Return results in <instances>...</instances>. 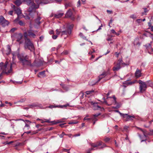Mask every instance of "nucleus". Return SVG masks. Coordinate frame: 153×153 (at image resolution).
Listing matches in <instances>:
<instances>
[{
	"mask_svg": "<svg viewBox=\"0 0 153 153\" xmlns=\"http://www.w3.org/2000/svg\"><path fill=\"white\" fill-rule=\"evenodd\" d=\"M12 65L9 64L6 62L4 64L3 62L0 63V71H2L3 73L8 74L12 71Z\"/></svg>",
	"mask_w": 153,
	"mask_h": 153,
	"instance_id": "obj_3",
	"label": "nucleus"
},
{
	"mask_svg": "<svg viewBox=\"0 0 153 153\" xmlns=\"http://www.w3.org/2000/svg\"><path fill=\"white\" fill-rule=\"evenodd\" d=\"M61 32L62 33V35L65 34L70 35L71 33V31H62V30L61 29H57L56 30V33L57 35L59 34Z\"/></svg>",
	"mask_w": 153,
	"mask_h": 153,
	"instance_id": "obj_10",
	"label": "nucleus"
},
{
	"mask_svg": "<svg viewBox=\"0 0 153 153\" xmlns=\"http://www.w3.org/2000/svg\"><path fill=\"white\" fill-rule=\"evenodd\" d=\"M64 13H57L55 14L54 15V17L56 18H61L64 15Z\"/></svg>",
	"mask_w": 153,
	"mask_h": 153,
	"instance_id": "obj_18",
	"label": "nucleus"
},
{
	"mask_svg": "<svg viewBox=\"0 0 153 153\" xmlns=\"http://www.w3.org/2000/svg\"><path fill=\"white\" fill-rule=\"evenodd\" d=\"M79 35L80 36V37H82L83 36V34L82 33H79Z\"/></svg>",
	"mask_w": 153,
	"mask_h": 153,
	"instance_id": "obj_57",
	"label": "nucleus"
},
{
	"mask_svg": "<svg viewBox=\"0 0 153 153\" xmlns=\"http://www.w3.org/2000/svg\"><path fill=\"white\" fill-rule=\"evenodd\" d=\"M108 41H111V40H112V39L111 38H107V39Z\"/></svg>",
	"mask_w": 153,
	"mask_h": 153,
	"instance_id": "obj_58",
	"label": "nucleus"
},
{
	"mask_svg": "<svg viewBox=\"0 0 153 153\" xmlns=\"http://www.w3.org/2000/svg\"><path fill=\"white\" fill-rule=\"evenodd\" d=\"M66 135H68L70 137H71V136H72V135L71 134H66Z\"/></svg>",
	"mask_w": 153,
	"mask_h": 153,
	"instance_id": "obj_59",
	"label": "nucleus"
},
{
	"mask_svg": "<svg viewBox=\"0 0 153 153\" xmlns=\"http://www.w3.org/2000/svg\"><path fill=\"white\" fill-rule=\"evenodd\" d=\"M151 31H153V26H151Z\"/></svg>",
	"mask_w": 153,
	"mask_h": 153,
	"instance_id": "obj_64",
	"label": "nucleus"
},
{
	"mask_svg": "<svg viewBox=\"0 0 153 153\" xmlns=\"http://www.w3.org/2000/svg\"><path fill=\"white\" fill-rule=\"evenodd\" d=\"M78 123V122L77 121H71V122H70L68 123V124H77Z\"/></svg>",
	"mask_w": 153,
	"mask_h": 153,
	"instance_id": "obj_26",
	"label": "nucleus"
},
{
	"mask_svg": "<svg viewBox=\"0 0 153 153\" xmlns=\"http://www.w3.org/2000/svg\"><path fill=\"white\" fill-rule=\"evenodd\" d=\"M16 30V28H13L12 29L10 30V31L11 32H14L15 30Z\"/></svg>",
	"mask_w": 153,
	"mask_h": 153,
	"instance_id": "obj_39",
	"label": "nucleus"
},
{
	"mask_svg": "<svg viewBox=\"0 0 153 153\" xmlns=\"http://www.w3.org/2000/svg\"><path fill=\"white\" fill-rule=\"evenodd\" d=\"M17 56L23 65H31L30 61L28 59V57L27 56H24L23 54H18Z\"/></svg>",
	"mask_w": 153,
	"mask_h": 153,
	"instance_id": "obj_4",
	"label": "nucleus"
},
{
	"mask_svg": "<svg viewBox=\"0 0 153 153\" xmlns=\"http://www.w3.org/2000/svg\"><path fill=\"white\" fill-rule=\"evenodd\" d=\"M91 55V57L90 59H92L94 58L95 57V56L92 54H90Z\"/></svg>",
	"mask_w": 153,
	"mask_h": 153,
	"instance_id": "obj_49",
	"label": "nucleus"
},
{
	"mask_svg": "<svg viewBox=\"0 0 153 153\" xmlns=\"http://www.w3.org/2000/svg\"><path fill=\"white\" fill-rule=\"evenodd\" d=\"M72 4L71 2H68L65 4V8H67L68 7H70L72 6Z\"/></svg>",
	"mask_w": 153,
	"mask_h": 153,
	"instance_id": "obj_23",
	"label": "nucleus"
},
{
	"mask_svg": "<svg viewBox=\"0 0 153 153\" xmlns=\"http://www.w3.org/2000/svg\"><path fill=\"white\" fill-rule=\"evenodd\" d=\"M9 24L8 22L6 20L3 16H0V25L3 26H5Z\"/></svg>",
	"mask_w": 153,
	"mask_h": 153,
	"instance_id": "obj_9",
	"label": "nucleus"
},
{
	"mask_svg": "<svg viewBox=\"0 0 153 153\" xmlns=\"http://www.w3.org/2000/svg\"><path fill=\"white\" fill-rule=\"evenodd\" d=\"M63 54H68V52L67 51H65L62 53Z\"/></svg>",
	"mask_w": 153,
	"mask_h": 153,
	"instance_id": "obj_56",
	"label": "nucleus"
},
{
	"mask_svg": "<svg viewBox=\"0 0 153 153\" xmlns=\"http://www.w3.org/2000/svg\"><path fill=\"white\" fill-rule=\"evenodd\" d=\"M37 106V105L36 104H33V105H30L29 106V107H26L24 108V109H28L29 108H32V107H36V106Z\"/></svg>",
	"mask_w": 153,
	"mask_h": 153,
	"instance_id": "obj_24",
	"label": "nucleus"
},
{
	"mask_svg": "<svg viewBox=\"0 0 153 153\" xmlns=\"http://www.w3.org/2000/svg\"><path fill=\"white\" fill-rule=\"evenodd\" d=\"M138 129L140 130L143 133L144 135V137L143 138L144 139H146V137H147L148 135H153V130H151L150 132H151V133H148V134H146V130H143L142 129L140 128H137Z\"/></svg>",
	"mask_w": 153,
	"mask_h": 153,
	"instance_id": "obj_11",
	"label": "nucleus"
},
{
	"mask_svg": "<svg viewBox=\"0 0 153 153\" xmlns=\"http://www.w3.org/2000/svg\"><path fill=\"white\" fill-rule=\"evenodd\" d=\"M24 2H25L28 5L30 6L28 9V15L25 17L26 19H30V17H32L35 14V9L39 7V5H37L36 6L35 4L32 2H30V0H23Z\"/></svg>",
	"mask_w": 153,
	"mask_h": 153,
	"instance_id": "obj_2",
	"label": "nucleus"
},
{
	"mask_svg": "<svg viewBox=\"0 0 153 153\" xmlns=\"http://www.w3.org/2000/svg\"><path fill=\"white\" fill-rule=\"evenodd\" d=\"M135 77L138 78L141 76V71L139 69H137L135 73Z\"/></svg>",
	"mask_w": 153,
	"mask_h": 153,
	"instance_id": "obj_15",
	"label": "nucleus"
},
{
	"mask_svg": "<svg viewBox=\"0 0 153 153\" xmlns=\"http://www.w3.org/2000/svg\"><path fill=\"white\" fill-rule=\"evenodd\" d=\"M137 83V81L136 80H134L132 81H130L127 82L126 83V84L127 85H130Z\"/></svg>",
	"mask_w": 153,
	"mask_h": 153,
	"instance_id": "obj_22",
	"label": "nucleus"
},
{
	"mask_svg": "<svg viewBox=\"0 0 153 153\" xmlns=\"http://www.w3.org/2000/svg\"><path fill=\"white\" fill-rule=\"evenodd\" d=\"M128 126H125L124 127V129L127 131V130L128 129Z\"/></svg>",
	"mask_w": 153,
	"mask_h": 153,
	"instance_id": "obj_40",
	"label": "nucleus"
},
{
	"mask_svg": "<svg viewBox=\"0 0 153 153\" xmlns=\"http://www.w3.org/2000/svg\"><path fill=\"white\" fill-rule=\"evenodd\" d=\"M91 119V118H87V117H85L84 118V120H89Z\"/></svg>",
	"mask_w": 153,
	"mask_h": 153,
	"instance_id": "obj_43",
	"label": "nucleus"
},
{
	"mask_svg": "<svg viewBox=\"0 0 153 153\" xmlns=\"http://www.w3.org/2000/svg\"><path fill=\"white\" fill-rule=\"evenodd\" d=\"M145 20V19H144L142 20V19H140L137 20V21H138V22H140V21H144Z\"/></svg>",
	"mask_w": 153,
	"mask_h": 153,
	"instance_id": "obj_45",
	"label": "nucleus"
},
{
	"mask_svg": "<svg viewBox=\"0 0 153 153\" xmlns=\"http://www.w3.org/2000/svg\"><path fill=\"white\" fill-rule=\"evenodd\" d=\"M58 35L57 34L56 35H53L52 36V37L53 39H55L57 38Z\"/></svg>",
	"mask_w": 153,
	"mask_h": 153,
	"instance_id": "obj_33",
	"label": "nucleus"
},
{
	"mask_svg": "<svg viewBox=\"0 0 153 153\" xmlns=\"http://www.w3.org/2000/svg\"><path fill=\"white\" fill-rule=\"evenodd\" d=\"M49 33L50 34H54V32L53 30H51L49 32Z\"/></svg>",
	"mask_w": 153,
	"mask_h": 153,
	"instance_id": "obj_41",
	"label": "nucleus"
},
{
	"mask_svg": "<svg viewBox=\"0 0 153 153\" xmlns=\"http://www.w3.org/2000/svg\"><path fill=\"white\" fill-rule=\"evenodd\" d=\"M72 13L71 11V10L69 9L65 15V18H71L72 20H74L75 19V18L74 16H72Z\"/></svg>",
	"mask_w": 153,
	"mask_h": 153,
	"instance_id": "obj_12",
	"label": "nucleus"
},
{
	"mask_svg": "<svg viewBox=\"0 0 153 153\" xmlns=\"http://www.w3.org/2000/svg\"><path fill=\"white\" fill-rule=\"evenodd\" d=\"M70 149H63V151H69Z\"/></svg>",
	"mask_w": 153,
	"mask_h": 153,
	"instance_id": "obj_61",
	"label": "nucleus"
},
{
	"mask_svg": "<svg viewBox=\"0 0 153 153\" xmlns=\"http://www.w3.org/2000/svg\"><path fill=\"white\" fill-rule=\"evenodd\" d=\"M35 1L37 4L41 3V0H36Z\"/></svg>",
	"mask_w": 153,
	"mask_h": 153,
	"instance_id": "obj_34",
	"label": "nucleus"
},
{
	"mask_svg": "<svg viewBox=\"0 0 153 153\" xmlns=\"http://www.w3.org/2000/svg\"><path fill=\"white\" fill-rule=\"evenodd\" d=\"M148 11V10H147V9L145 8L144 9V12L142 13V15H145L146 14V13Z\"/></svg>",
	"mask_w": 153,
	"mask_h": 153,
	"instance_id": "obj_27",
	"label": "nucleus"
},
{
	"mask_svg": "<svg viewBox=\"0 0 153 153\" xmlns=\"http://www.w3.org/2000/svg\"><path fill=\"white\" fill-rule=\"evenodd\" d=\"M25 122L26 123H29V124H30V123H31V122H30L28 120H25Z\"/></svg>",
	"mask_w": 153,
	"mask_h": 153,
	"instance_id": "obj_47",
	"label": "nucleus"
},
{
	"mask_svg": "<svg viewBox=\"0 0 153 153\" xmlns=\"http://www.w3.org/2000/svg\"><path fill=\"white\" fill-rule=\"evenodd\" d=\"M45 76V71H43L40 72L39 74L38 75V77L40 78L44 77Z\"/></svg>",
	"mask_w": 153,
	"mask_h": 153,
	"instance_id": "obj_19",
	"label": "nucleus"
},
{
	"mask_svg": "<svg viewBox=\"0 0 153 153\" xmlns=\"http://www.w3.org/2000/svg\"><path fill=\"white\" fill-rule=\"evenodd\" d=\"M120 114L124 119V120L126 121H128L132 120V118H134V115H129L127 114H123L121 113H120Z\"/></svg>",
	"mask_w": 153,
	"mask_h": 153,
	"instance_id": "obj_7",
	"label": "nucleus"
},
{
	"mask_svg": "<svg viewBox=\"0 0 153 153\" xmlns=\"http://www.w3.org/2000/svg\"><path fill=\"white\" fill-rule=\"evenodd\" d=\"M102 27V25L101 24V25L99 27L98 29L97 30V31L101 30V27Z\"/></svg>",
	"mask_w": 153,
	"mask_h": 153,
	"instance_id": "obj_48",
	"label": "nucleus"
},
{
	"mask_svg": "<svg viewBox=\"0 0 153 153\" xmlns=\"http://www.w3.org/2000/svg\"><path fill=\"white\" fill-rule=\"evenodd\" d=\"M100 115V113L97 114H95L93 115V116L94 117H97L98 116H99Z\"/></svg>",
	"mask_w": 153,
	"mask_h": 153,
	"instance_id": "obj_46",
	"label": "nucleus"
},
{
	"mask_svg": "<svg viewBox=\"0 0 153 153\" xmlns=\"http://www.w3.org/2000/svg\"><path fill=\"white\" fill-rule=\"evenodd\" d=\"M7 50L6 51V53L7 55H9L10 54L11 49V48L10 46L9 45H7Z\"/></svg>",
	"mask_w": 153,
	"mask_h": 153,
	"instance_id": "obj_16",
	"label": "nucleus"
},
{
	"mask_svg": "<svg viewBox=\"0 0 153 153\" xmlns=\"http://www.w3.org/2000/svg\"><path fill=\"white\" fill-rule=\"evenodd\" d=\"M13 7H14V10L18 15V17H20V15L22 13L21 10L19 8L16 7L14 5H13Z\"/></svg>",
	"mask_w": 153,
	"mask_h": 153,
	"instance_id": "obj_14",
	"label": "nucleus"
},
{
	"mask_svg": "<svg viewBox=\"0 0 153 153\" xmlns=\"http://www.w3.org/2000/svg\"><path fill=\"white\" fill-rule=\"evenodd\" d=\"M95 52V51L94 50V49H93V51H90L89 53H88V54H92L93 53H94Z\"/></svg>",
	"mask_w": 153,
	"mask_h": 153,
	"instance_id": "obj_35",
	"label": "nucleus"
},
{
	"mask_svg": "<svg viewBox=\"0 0 153 153\" xmlns=\"http://www.w3.org/2000/svg\"><path fill=\"white\" fill-rule=\"evenodd\" d=\"M18 23L20 25H23V22L22 21H19L18 22Z\"/></svg>",
	"mask_w": 153,
	"mask_h": 153,
	"instance_id": "obj_38",
	"label": "nucleus"
},
{
	"mask_svg": "<svg viewBox=\"0 0 153 153\" xmlns=\"http://www.w3.org/2000/svg\"><path fill=\"white\" fill-rule=\"evenodd\" d=\"M107 12L109 14H111L112 13V12L111 11L108 10H107Z\"/></svg>",
	"mask_w": 153,
	"mask_h": 153,
	"instance_id": "obj_50",
	"label": "nucleus"
},
{
	"mask_svg": "<svg viewBox=\"0 0 153 153\" xmlns=\"http://www.w3.org/2000/svg\"><path fill=\"white\" fill-rule=\"evenodd\" d=\"M107 75L106 74V73L103 72L102 74L101 75H100L99 76V79L98 80V82L102 78L105 77Z\"/></svg>",
	"mask_w": 153,
	"mask_h": 153,
	"instance_id": "obj_20",
	"label": "nucleus"
},
{
	"mask_svg": "<svg viewBox=\"0 0 153 153\" xmlns=\"http://www.w3.org/2000/svg\"><path fill=\"white\" fill-rule=\"evenodd\" d=\"M13 13V11H10L9 12V14H10V15H12Z\"/></svg>",
	"mask_w": 153,
	"mask_h": 153,
	"instance_id": "obj_52",
	"label": "nucleus"
},
{
	"mask_svg": "<svg viewBox=\"0 0 153 153\" xmlns=\"http://www.w3.org/2000/svg\"><path fill=\"white\" fill-rule=\"evenodd\" d=\"M131 17L133 18H134V19H136V16L134 15H131Z\"/></svg>",
	"mask_w": 153,
	"mask_h": 153,
	"instance_id": "obj_55",
	"label": "nucleus"
},
{
	"mask_svg": "<svg viewBox=\"0 0 153 153\" xmlns=\"http://www.w3.org/2000/svg\"><path fill=\"white\" fill-rule=\"evenodd\" d=\"M80 4H81L80 1V0H79L77 2V7H79L80 6Z\"/></svg>",
	"mask_w": 153,
	"mask_h": 153,
	"instance_id": "obj_37",
	"label": "nucleus"
},
{
	"mask_svg": "<svg viewBox=\"0 0 153 153\" xmlns=\"http://www.w3.org/2000/svg\"><path fill=\"white\" fill-rule=\"evenodd\" d=\"M146 82H144L141 80H139L138 83L139 84V89L140 93H142L146 91L147 88Z\"/></svg>",
	"mask_w": 153,
	"mask_h": 153,
	"instance_id": "obj_5",
	"label": "nucleus"
},
{
	"mask_svg": "<svg viewBox=\"0 0 153 153\" xmlns=\"http://www.w3.org/2000/svg\"><path fill=\"white\" fill-rule=\"evenodd\" d=\"M25 133L28 134H29V133H31V131H28L26 132Z\"/></svg>",
	"mask_w": 153,
	"mask_h": 153,
	"instance_id": "obj_62",
	"label": "nucleus"
},
{
	"mask_svg": "<svg viewBox=\"0 0 153 153\" xmlns=\"http://www.w3.org/2000/svg\"><path fill=\"white\" fill-rule=\"evenodd\" d=\"M67 119V118H63V119H62V120H58L57 121L54 120V121H49V120H47V119H45V121H43L39 119V118L37 119V120H41V123H44L45 122H47V123H51L53 124H56L57 123H58L63 122V121H62V120L63 119L66 120Z\"/></svg>",
	"mask_w": 153,
	"mask_h": 153,
	"instance_id": "obj_6",
	"label": "nucleus"
},
{
	"mask_svg": "<svg viewBox=\"0 0 153 153\" xmlns=\"http://www.w3.org/2000/svg\"><path fill=\"white\" fill-rule=\"evenodd\" d=\"M22 2L21 0H16L14 3L16 5L19 6L21 4Z\"/></svg>",
	"mask_w": 153,
	"mask_h": 153,
	"instance_id": "obj_21",
	"label": "nucleus"
},
{
	"mask_svg": "<svg viewBox=\"0 0 153 153\" xmlns=\"http://www.w3.org/2000/svg\"><path fill=\"white\" fill-rule=\"evenodd\" d=\"M91 145L93 148H97L100 146H102L100 148H102L105 146V145L100 141L96 143H91Z\"/></svg>",
	"mask_w": 153,
	"mask_h": 153,
	"instance_id": "obj_8",
	"label": "nucleus"
},
{
	"mask_svg": "<svg viewBox=\"0 0 153 153\" xmlns=\"http://www.w3.org/2000/svg\"><path fill=\"white\" fill-rule=\"evenodd\" d=\"M24 36L25 38V48H28L31 51H33L34 50V47L33 44L31 42L29 39L27 38L28 36L30 37L34 38L35 35L33 33L31 30H28L27 32H25L24 33Z\"/></svg>",
	"mask_w": 153,
	"mask_h": 153,
	"instance_id": "obj_1",
	"label": "nucleus"
},
{
	"mask_svg": "<svg viewBox=\"0 0 153 153\" xmlns=\"http://www.w3.org/2000/svg\"><path fill=\"white\" fill-rule=\"evenodd\" d=\"M119 54V53H118L117 52H116L115 53V55H116V56L117 57H118Z\"/></svg>",
	"mask_w": 153,
	"mask_h": 153,
	"instance_id": "obj_53",
	"label": "nucleus"
},
{
	"mask_svg": "<svg viewBox=\"0 0 153 153\" xmlns=\"http://www.w3.org/2000/svg\"><path fill=\"white\" fill-rule=\"evenodd\" d=\"M90 103L93 105V108L94 110H99L101 108V107L97 103H94L93 102H90Z\"/></svg>",
	"mask_w": 153,
	"mask_h": 153,
	"instance_id": "obj_13",
	"label": "nucleus"
},
{
	"mask_svg": "<svg viewBox=\"0 0 153 153\" xmlns=\"http://www.w3.org/2000/svg\"><path fill=\"white\" fill-rule=\"evenodd\" d=\"M111 33H114V34H116V32L113 29L111 30Z\"/></svg>",
	"mask_w": 153,
	"mask_h": 153,
	"instance_id": "obj_36",
	"label": "nucleus"
},
{
	"mask_svg": "<svg viewBox=\"0 0 153 153\" xmlns=\"http://www.w3.org/2000/svg\"><path fill=\"white\" fill-rule=\"evenodd\" d=\"M93 91H94L93 90L87 91L86 92V94L87 95H88V94H90L93 92Z\"/></svg>",
	"mask_w": 153,
	"mask_h": 153,
	"instance_id": "obj_29",
	"label": "nucleus"
},
{
	"mask_svg": "<svg viewBox=\"0 0 153 153\" xmlns=\"http://www.w3.org/2000/svg\"><path fill=\"white\" fill-rule=\"evenodd\" d=\"M64 135H66L64 132H62L61 134L59 135V137L61 138Z\"/></svg>",
	"mask_w": 153,
	"mask_h": 153,
	"instance_id": "obj_32",
	"label": "nucleus"
},
{
	"mask_svg": "<svg viewBox=\"0 0 153 153\" xmlns=\"http://www.w3.org/2000/svg\"><path fill=\"white\" fill-rule=\"evenodd\" d=\"M80 135V134H77L74 135V136L76 137H77V136H79Z\"/></svg>",
	"mask_w": 153,
	"mask_h": 153,
	"instance_id": "obj_54",
	"label": "nucleus"
},
{
	"mask_svg": "<svg viewBox=\"0 0 153 153\" xmlns=\"http://www.w3.org/2000/svg\"><path fill=\"white\" fill-rule=\"evenodd\" d=\"M56 106H53V105H50L48 107L50 108H55L57 107Z\"/></svg>",
	"mask_w": 153,
	"mask_h": 153,
	"instance_id": "obj_44",
	"label": "nucleus"
},
{
	"mask_svg": "<svg viewBox=\"0 0 153 153\" xmlns=\"http://www.w3.org/2000/svg\"><path fill=\"white\" fill-rule=\"evenodd\" d=\"M54 2L58 3H60L62 1V0H54Z\"/></svg>",
	"mask_w": 153,
	"mask_h": 153,
	"instance_id": "obj_31",
	"label": "nucleus"
},
{
	"mask_svg": "<svg viewBox=\"0 0 153 153\" xmlns=\"http://www.w3.org/2000/svg\"><path fill=\"white\" fill-rule=\"evenodd\" d=\"M18 18H17L14 20V22H17V21H18Z\"/></svg>",
	"mask_w": 153,
	"mask_h": 153,
	"instance_id": "obj_63",
	"label": "nucleus"
},
{
	"mask_svg": "<svg viewBox=\"0 0 153 153\" xmlns=\"http://www.w3.org/2000/svg\"><path fill=\"white\" fill-rule=\"evenodd\" d=\"M119 63H118V64H120V65L121 64H122V59H120L119 60Z\"/></svg>",
	"mask_w": 153,
	"mask_h": 153,
	"instance_id": "obj_42",
	"label": "nucleus"
},
{
	"mask_svg": "<svg viewBox=\"0 0 153 153\" xmlns=\"http://www.w3.org/2000/svg\"><path fill=\"white\" fill-rule=\"evenodd\" d=\"M30 124H29V123H26L25 127H27V129H29L30 128Z\"/></svg>",
	"mask_w": 153,
	"mask_h": 153,
	"instance_id": "obj_30",
	"label": "nucleus"
},
{
	"mask_svg": "<svg viewBox=\"0 0 153 153\" xmlns=\"http://www.w3.org/2000/svg\"><path fill=\"white\" fill-rule=\"evenodd\" d=\"M109 140V139L108 138H105L104 140L106 142H107Z\"/></svg>",
	"mask_w": 153,
	"mask_h": 153,
	"instance_id": "obj_51",
	"label": "nucleus"
},
{
	"mask_svg": "<svg viewBox=\"0 0 153 153\" xmlns=\"http://www.w3.org/2000/svg\"><path fill=\"white\" fill-rule=\"evenodd\" d=\"M145 46L147 49H148L149 48L151 47V45L150 43H148V44L145 45Z\"/></svg>",
	"mask_w": 153,
	"mask_h": 153,
	"instance_id": "obj_28",
	"label": "nucleus"
},
{
	"mask_svg": "<svg viewBox=\"0 0 153 153\" xmlns=\"http://www.w3.org/2000/svg\"><path fill=\"white\" fill-rule=\"evenodd\" d=\"M120 65L119 64H117V65L113 68L114 71H117L120 68Z\"/></svg>",
	"mask_w": 153,
	"mask_h": 153,
	"instance_id": "obj_17",
	"label": "nucleus"
},
{
	"mask_svg": "<svg viewBox=\"0 0 153 153\" xmlns=\"http://www.w3.org/2000/svg\"><path fill=\"white\" fill-rule=\"evenodd\" d=\"M13 141H10L9 142H8L7 143H6V144H11V143H13Z\"/></svg>",
	"mask_w": 153,
	"mask_h": 153,
	"instance_id": "obj_60",
	"label": "nucleus"
},
{
	"mask_svg": "<svg viewBox=\"0 0 153 153\" xmlns=\"http://www.w3.org/2000/svg\"><path fill=\"white\" fill-rule=\"evenodd\" d=\"M22 36L21 34H19L18 35V39L17 40V41L19 42V40L22 39Z\"/></svg>",
	"mask_w": 153,
	"mask_h": 153,
	"instance_id": "obj_25",
	"label": "nucleus"
}]
</instances>
